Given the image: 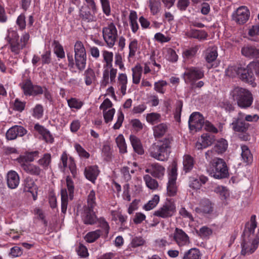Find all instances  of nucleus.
I'll return each mask as SVG.
<instances>
[{
  "label": "nucleus",
  "mask_w": 259,
  "mask_h": 259,
  "mask_svg": "<svg viewBox=\"0 0 259 259\" xmlns=\"http://www.w3.org/2000/svg\"><path fill=\"white\" fill-rule=\"evenodd\" d=\"M204 76V71L202 68L199 67L188 68L183 74V78L186 83L193 84Z\"/></svg>",
  "instance_id": "nucleus-10"
},
{
  "label": "nucleus",
  "mask_w": 259,
  "mask_h": 259,
  "mask_svg": "<svg viewBox=\"0 0 259 259\" xmlns=\"http://www.w3.org/2000/svg\"><path fill=\"white\" fill-rule=\"evenodd\" d=\"M95 13H92L90 11H81L80 16L82 20L87 22L96 21Z\"/></svg>",
  "instance_id": "nucleus-54"
},
{
  "label": "nucleus",
  "mask_w": 259,
  "mask_h": 259,
  "mask_svg": "<svg viewBox=\"0 0 259 259\" xmlns=\"http://www.w3.org/2000/svg\"><path fill=\"white\" fill-rule=\"evenodd\" d=\"M175 212L176 206L175 204L167 200V201L161 207L154 211L153 215L163 219H167L171 218Z\"/></svg>",
  "instance_id": "nucleus-13"
},
{
  "label": "nucleus",
  "mask_w": 259,
  "mask_h": 259,
  "mask_svg": "<svg viewBox=\"0 0 259 259\" xmlns=\"http://www.w3.org/2000/svg\"><path fill=\"white\" fill-rule=\"evenodd\" d=\"M68 67L70 68L76 67L80 71L84 70L86 66L87 55L74 56V58L70 53L67 54Z\"/></svg>",
  "instance_id": "nucleus-15"
},
{
  "label": "nucleus",
  "mask_w": 259,
  "mask_h": 259,
  "mask_svg": "<svg viewBox=\"0 0 259 259\" xmlns=\"http://www.w3.org/2000/svg\"><path fill=\"white\" fill-rule=\"evenodd\" d=\"M207 171L209 175L216 179L227 178L229 176V167L223 159L214 158L209 163Z\"/></svg>",
  "instance_id": "nucleus-3"
},
{
  "label": "nucleus",
  "mask_w": 259,
  "mask_h": 259,
  "mask_svg": "<svg viewBox=\"0 0 259 259\" xmlns=\"http://www.w3.org/2000/svg\"><path fill=\"white\" fill-rule=\"evenodd\" d=\"M96 198L95 191L93 190H91L87 198V205H85L83 206H88L90 208H95L97 205L96 203Z\"/></svg>",
  "instance_id": "nucleus-52"
},
{
  "label": "nucleus",
  "mask_w": 259,
  "mask_h": 259,
  "mask_svg": "<svg viewBox=\"0 0 259 259\" xmlns=\"http://www.w3.org/2000/svg\"><path fill=\"white\" fill-rule=\"evenodd\" d=\"M241 53L250 59H259V49L253 46H244L241 49Z\"/></svg>",
  "instance_id": "nucleus-27"
},
{
  "label": "nucleus",
  "mask_w": 259,
  "mask_h": 259,
  "mask_svg": "<svg viewBox=\"0 0 259 259\" xmlns=\"http://www.w3.org/2000/svg\"><path fill=\"white\" fill-rule=\"evenodd\" d=\"M227 147V141L225 139H221L216 144L214 147V150L218 153H222L226 150Z\"/></svg>",
  "instance_id": "nucleus-57"
},
{
  "label": "nucleus",
  "mask_w": 259,
  "mask_h": 259,
  "mask_svg": "<svg viewBox=\"0 0 259 259\" xmlns=\"http://www.w3.org/2000/svg\"><path fill=\"white\" fill-rule=\"evenodd\" d=\"M256 217L252 215L249 222L246 223L242 235V241L241 243V254L242 255H249L253 253L258 248L259 245V236L254 235L257 223Z\"/></svg>",
  "instance_id": "nucleus-1"
},
{
  "label": "nucleus",
  "mask_w": 259,
  "mask_h": 259,
  "mask_svg": "<svg viewBox=\"0 0 259 259\" xmlns=\"http://www.w3.org/2000/svg\"><path fill=\"white\" fill-rule=\"evenodd\" d=\"M94 208H90L88 206H83L82 212L81 214V219L83 223L85 225H93L97 223L98 218Z\"/></svg>",
  "instance_id": "nucleus-17"
},
{
  "label": "nucleus",
  "mask_w": 259,
  "mask_h": 259,
  "mask_svg": "<svg viewBox=\"0 0 259 259\" xmlns=\"http://www.w3.org/2000/svg\"><path fill=\"white\" fill-rule=\"evenodd\" d=\"M145 171L150 174L155 178L162 180L165 174V168L161 164L155 163L152 164Z\"/></svg>",
  "instance_id": "nucleus-21"
},
{
  "label": "nucleus",
  "mask_w": 259,
  "mask_h": 259,
  "mask_svg": "<svg viewBox=\"0 0 259 259\" xmlns=\"http://www.w3.org/2000/svg\"><path fill=\"white\" fill-rule=\"evenodd\" d=\"M170 140L169 138L165 139L160 145L153 144L149 149L150 156L159 161L167 160L170 152Z\"/></svg>",
  "instance_id": "nucleus-5"
},
{
  "label": "nucleus",
  "mask_w": 259,
  "mask_h": 259,
  "mask_svg": "<svg viewBox=\"0 0 259 259\" xmlns=\"http://www.w3.org/2000/svg\"><path fill=\"white\" fill-rule=\"evenodd\" d=\"M195 161L192 156L189 154H185L183 156V170L185 173H189L192 171L195 166Z\"/></svg>",
  "instance_id": "nucleus-28"
},
{
  "label": "nucleus",
  "mask_w": 259,
  "mask_h": 259,
  "mask_svg": "<svg viewBox=\"0 0 259 259\" xmlns=\"http://www.w3.org/2000/svg\"><path fill=\"white\" fill-rule=\"evenodd\" d=\"M52 156L50 153H45L37 161L38 164L46 170L51 166Z\"/></svg>",
  "instance_id": "nucleus-34"
},
{
  "label": "nucleus",
  "mask_w": 259,
  "mask_h": 259,
  "mask_svg": "<svg viewBox=\"0 0 259 259\" xmlns=\"http://www.w3.org/2000/svg\"><path fill=\"white\" fill-rule=\"evenodd\" d=\"M241 155L243 162L247 164L251 163L253 160V156L248 146L245 145H241Z\"/></svg>",
  "instance_id": "nucleus-32"
},
{
  "label": "nucleus",
  "mask_w": 259,
  "mask_h": 259,
  "mask_svg": "<svg viewBox=\"0 0 259 259\" xmlns=\"http://www.w3.org/2000/svg\"><path fill=\"white\" fill-rule=\"evenodd\" d=\"M52 46L54 47V52L57 57L59 59H63L65 57V54L63 46L56 40L53 42Z\"/></svg>",
  "instance_id": "nucleus-38"
},
{
  "label": "nucleus",
  "mask_w": 259,
  "mask_h": 259,
  "mask_svg": "<svg viewBox=\"0 0 259 259\" xmlns=\"http://www.w3.org/2000/svg\"><path fill=\"white\" fill-rule=\"evenodd\" d=\"M159 200V196L158 195H154L152 199L144 205L143 208L146 211L150 210L157 206Z\"/></svg>",
  "instance_id": "nucleus-46"
},
{
  "label": "nucleus",
  "mask_w": 259,
  "mask_h": 259,
  "mask_svg": "<svg viewBox=\"0 0 259 259\" xmlns=\"http://www.w3.org/2000/svg\"><path fill=\"white\" fill-rule=\"evenodd\" d=\"M250 63L245 67H238V77L243 82L253 85L255 78Z\"/></svg>",
  "instance_id": "nucleus-11"
},
{
  "label": "nucleus",
  "mask_w": 259,
  "mask_h": 259,
  "mask_svg": "<svg viewBox=\"0 0 259 259\" xmlns=\"http://www.w3.org/2000/svg\"><path fill=\"white\" fill-rule=\"evenodd\" d=\"M183 259H201V254L198 249L192 248L186 251Z\"/></svg>",
  "instance_id": "nucleus-39"
},
{
  "label": "nucleus",
  "mask_w": 259,
  "mask_h": 259,
  "mask_svg": "<svg viewBox=\"0 0 259 259\" xmlns=\"http://www.w3.org/2000/svg\"><path fill=\"white\" fill-rule=\"evenodd\" d=\"M201 139L203 143H204V147H207L211 145L214 141V137L213 136L210 135L208 134H204L201 136Z\"/></svg>",
  "instance_id": "nucleus-63"
},
{
  "label": "nucleus",
  "mask_w": 259,
  "mask_h": 259,
  "mask_svg": "<svg viewBox=\"0 0 259 259\" xmlns=\"http://www.w3.org/2000/svg\"><path fill=\"white\" fill-rule=\"evenodd\" d=\"M7 184L8 187L11 189H16L20 183V178L18 173L14 170H10L7 175Z\"/></svg>",
  "instance_id": "nucleus-23"
},
{
  "label": "nucleus",
  "mask_w": 259,
  "mask_h": 259,
  "mask_svg": "<svg viewBox=\"0 0 259 259\" xmlns=\"http://www.w3.org/2000/svg\"><path fill=\"white\" fill-rule=\"evenodd\" d=\"M161 118V115L156 112L148 113L146 115L147 121L152 125L160 122Z\"/></svg>",
  "instance_id": "nucleus-48"
},
{
  "label": "nucleus",
  "mask_w": 259,
  "mask_h": 259,
  "mask_svg": "<svg viewBox=\"0 0 259 259\" xmlns=\"http://www.w3.org/2000/svg\"><path fill=\"white\" fill-rule=\"evenodd\" d=\"M137 19V12L135 11H131L129 15V21L132 31L134 33H136L139 28Z\"/></svg>",
  "instance_id": "nucleus-35"
},
{
  "label": "nucleus",
  "mask_w": 259,
  "mask_h": 259,
  "mask_svg": "<svg viewBox=\"0 0 259 259\" xmlns=\"http://www.w3.org/2000/svg\"><path fill=\"white\" fill-rule=\"evenodd\" d=\"M60 160L59 166L61 171H64L66 168L68 167L72 177L75 178L77 175V169L73 158L72 157L68 158L66 152H64L61 156Z\"/></svg>",
  "instance_id": "nucleus-12"
},
{
  "label": "nucleus",
  "mask_w": 259,
  "mask_h": 259,
  "mask_svg": "<svg viewBox=\"0 0 259 259\" xmlns=\"http://www.w3.org/2000/svg\"><path fill=\"white\" fill-rule=\"evenodd\" d=\"M103 37L108 47L111 48L114 45L117 39V30L113 23H109L104 27L102 30Z\"/></svg>",
  "instance_id": "nucleus-8"
},
{
  "label": "nucleus",
  "mask_w": 259,
  "mask_h": 259,
  "mask_svg": "<svg viewBox=\"0 0 259 259\" xmlns=\"http://www.w3.org/2000/svg\"><path fill=\"white\" fill-rule=\"evenodd\" d=\"M20 166L25 172L34 176H40L43 172L39 166L32 163L23 164Z\"/></svg>",
  "instance_id": "nucleus-25"
},
{
  "label": "nucleus",
  "mask_w": 259,
  "mask_h": 259,
  "mask_svg": "<svg viewBox=\"0 0 259 259\" xmlns=\"http://www.w3.org/2000/svg\"><path fill=\"white\" fill-rule=\"evenodd\" d=\"M104 60L106 63V66L109 67H112L113 54L112 52L104 51L103 53Z\"/></svg>",
  "instance_id": "nucleus-61"
},
{
  "label": "nucleus",
  "mask_w": 259,
  "mask_h": 259,
  "mask_svg": "<svg viewBox=\"0 0 259 259\" xmlns=\"http://www.w3.org/2000/svg\"><path fill=\"white\" fill-rule=\"evenodd\" d=\"M44 107L42 105L37 104L33 108L32 116L36 119L41 118L44 115Z\"/></svg>",
  "instance_id": "nucleus-51"
},
{
  "label": "nucleus",
  "mask_w": 259,
  "mask_h": 259,
  "mask_svg": "<svg viewBox=\"0 0 259 259\" xmlns=\"http://www.w3.org/2000/svg\"><path fill=\"white\" fill-rule=\"evenodd\" d=\"M250 12L245 6H241L238 8L236 11L234 19L239 24H244L248 20Z\"/></svg>",
  "instance_id": "nucleus-19"
},
{
  "label": "nucleus",
  "mask_w": 259,
  "mask_h": 259,
  "mask_svg": "<svg viewBox=\"0 0 259 259\" xmlns=\"http://www.w3.org/2000/svg\"><path fill=\"white\" fill-rule=\"evenodd\" d=\"M115 142L119 148V152L124 154L127 152V146L125 139L122 134L119 135L115 139Z\"/></svg>",
  "instance_id": "nucleus-41"
},
{
  "label": "nucleus",
  "mask_w": 259,
  "mask_h": 259,
  "mask_svg": "<svg viewBox=\"0 0 259 259\" xmlns=\"http://www.w3.org/2000/svg\"><path fill=\"white\" fill-rule=\"evenodd\" d=\"M118 83L122 96L126 94V85L127 83V76L124 73H119L118 77Z\"/></svg>",
  "instance_id": "nucleus-37"
},
{
  "label": "nucleus",
  "mask_w": 259,
  "mask_h": 259,
  "mask_svg": "<svg viewBox=\"0 0 259 259\" xmlns=\"http://www.w3.org/2000/svg\"><path fill=\"white\" fill-rule=\"evenodd\" d=\"M101 5L103 12L107 16H109L111 14V8L110 2L109 0H100Z\"/></svg>",
  "instance_id": "nucleus-62"
},
{
  "label": "nucleus",
  "mask_w": 259,
  "mask_h": 259,
  "mask_svg": "<svg viewBox=\"0 0 259 259\" xmlns=\"http://www.w3.org/2000/svg\"><path fill=\"white\" fill-rule=\"evenodd\" d=\"M143 68L140 65H136L134 68H132L133 72V82L134 84H138L140 83Z\"/></svg>",
  "instance_id": "nucleus-40"
},
{
  "label": "nucleus",
  "mask_w": 259,
  "mask_h": 259,
  "mask_svg": "<svg viewBox=\"0 0 259 259\" xmlns=\"http://www.w3.org/2000/svg\"><path fill=\"white\" fill-rule=\"evenodd\" d=\"M34 130L42 137L43 139L48 143L52 144L54 142V138L50 132L44 126L36 123L34 126Z\"/></svg>",
  "instance_id": "nucleus-22"
},
{
  "label": "nucleus",
  "mask_w": 259,
  "mask_h": 259,
  "mask_svg": "<svg viewBox=\"0 0 259 259\" xmlns=\"http://www.w3.org/2000/svg\"><path fill=\"white\" fill-rule=\"evenodd\" d=\"M97 223L99 224V226L102 229V233H103L104 234L105 237H107L110 230L108 223L104 217L98 218Z\"/></svg>",
  "instance_id": "nucleus-44"
},
{
  "label": "nucleus",
  "mask_w": 259,
  "mask_h": 259,
  "mask_svg": "<svg viewBox=\"0 0 259 259\" xmlns=\"http://www.w3.org/2000/svg\"><path fill=\"white\" fill-rule=\"evenodd\" d=\"M66 189H62L61 192V212L65 214L67 211L68 196L70 199L72 200L74 196V182L70 176H68L66 178Z\"/></svg>",
  "instance_id": "nucleus-6"
},
{
  "label": "nucleus",
  "mask_w": 259,
  "mask_h": 259,
  "mask_svg": "<svg viewBox=\"0 0 259 259\" xmlns=\"http://www.w3.org/2000/svg\"><path fill=\"white\" fill-rule=\"evenodd\" d=\"M186 35L189 37L198 39H204L207 37V33L203 30L190 29L186 32Z\"/></svg>",
  "instance_id": "nucleus-31"
},
{
  "label": "nucleus",
  "mask_w": 259,
  "mask_h": 259,
  "mask_svg": "<svg viewBox=\"0 0 259 259\" xmlns=\"http://www.w3.org/2000/svg\"><path fill=\"white\" fill-rule=\"evenodd\" d=\"M39 152L38 151H26L23 155H21L17 158V161L20 165L31 163L36 158L38 157Z\"/></svg>",
  "instance_id": "nucleus-20"
},
{
  "label": "nucleus",
  "mask_w": 259,
  "mask_h": 259,
  "mask_svg": "<svg viewBox=\"0 0 259 259\" xmlns=\"http://www.w3.org/2000/svg\"><path fill=\"white\" fill-rule=\"evenodd\" d=\"M84 80L87 85H91L96 80L95 73L91 68H88L84 72Z\"/></svg>",
  "instance_id": "nucleus-36"
},
{
  "label": "nucleus",
  "mask_w": 259,
  "mask_h": 259,
  "mask_svg": "<svg viewBox=\"0 0 259 259\" xmlns=\"http://www.w3.org/2000/svg\"><path fill=\"white\" fill-rule=\"evenodd\" d=\"M149 7L153 15L157 14L159 11V1L158 0H149Z\"/></svg>",
  "instance_id": "nucleus-60"
},
{
  "label": "nucleus",
  "mask_w": 259,
  "mask_h": 259,
  "mask_svg": "<svg viewBox=\"0 0 259 259\" xmlns=\"http://www.w3.org/2000/svg\"><path fill=\"white\" fill-rule=\"evenodd\" d=\"M102 235V230L100 229L90 232L85 237V240L89 243H92L97 240Z\"/></svg>",
  "instance_id": "nucleus-43"
},
{
  "label": "nucleus",
  "mask_w": 259,
  "mask_h": 259,
  "mask_svg": "<svg viewBox=\"0 0 259 259\" xmlns=\"http://www.w3.org/2000/svg\"><path fill=\"white\" fill-rule=\"evenodd\" d=\"M68 106L71 109H75L79 110L81 108L83 105V102L79 99L75 98H71L70 99H67Z\"/></svg>",
  "instance_id": "nucleus-47"
},
{
  "label": "nucleus",
  "mask_w": 259,
  "mask_h": 259,
  "mask_svg": "<svg viewBox=\"0 0 259 259\" xmlns=\"http://www.w3.org/2000/svg\"><path fill=\"white\" fill-rule=\"evenodd\" d=\"M166 59L172 63L176 62L178 59V55L174 49L169 48L167 51Z\"/></svg>",
  "instance_id": "nucleus-64"
},
{
  "label": "nucleus",
  "mask_w": 259,
  "mask_h": 259,
  "mask_svg": "<svg viewBox=\"0 0 259 259\" xmlns=\"http://www.w3.org/2000/svg\"><path fill=\"white\" fill-rule=\"evenodd\" d=\"M27 130L23 126L15 125L10 128L7 132L6 137L9 140H13L17 137H22L27 133Z\"/></svg>",
  "instance_id": "nucleus-18"
},
{
  "label": "nucleus",
  "mask_w": 259,
  "mask_h": 259,
  "mask_svg": "<svg viewBox=\"0 0 259 259\" xmlns=\"http://www.w3.org/2000/svg\"><path fill=\"white\" fill-rule=\"evenodd\" d=\"M41 63L42 65L49 64L52 61L51 52L50 50H46L41 55Z\"/></svg>",
  "instance_id": "nucleus-59"
},
{
  "label": "nucleus",
  "mask_w": 259,
  "mask_h": 259,
  "mask_svg": "<svg viewBox=\"0 0 259 259\" xmlns=\"http://www.w3.org/2000/svg\"><path fill=\"white\" fill-rule=\"evenodd\" d=\"M74 56H81L87 55L86 51L83 43L80 41L77 40L75 43L74 46Z\"/></svg>",
  "instance_id": "nucleus-49"
},
{
  "label": "nucleus",
  "mask_w": 259,
  "mask_h": 259,
  "mask_svg": "<svg viewBox=\"0 0 259 259\" xmlns=\"http://www.w3.org/2000/svg\"><path fill=\"white\" fill-rule=\"evenodd\" d=\"M204 119L199 112H193L189 117L188 124L190 130L196 132L201 130L204 123Z\"/></svg>",
  "instance_id": "nucleus-16"
},
{
  "label": "nucleus",
  "mask_w": 259,
  "mask_h": 259,
  "mask_svg": "<svg viewBox=\"0 0 259 259\" xmlns=\"http://www.w3.org/2000/svg\"><path fill=\"white\" fill-rule=\"evenodd\" d=\"M19 86L23 91V94L26 96H37L42 95L44 92L41 86L33 84L30 79L24 80L19 84Z\"/></svg>",
  "instance_id": "nucleus-9"
},
{
  "label": "nucleus",
  "mask_w": 259,
  "mask_h": 259,
  "mask_svg": "<svg viewBox=\"0 0 259 259\" xmlns=\"http://www.w3.org/2000/svg\"><path fill=\"white\" fill-rule=\"evenodd\" d=\"M168 181L167 184V194L170 196H174L177 194V187L176 181L178 176V165L176 161H174L168 169Z\"/></svg>",
  "instance_id": "nucleus-7"
},
{
  "label": "nucleus",
  "mask_w": 259,
  "mask_h": 259,
  "mask_svg": "<svg viewBox=\"0 0 259 259\" xmlns=\"http://www.w3.org/2000/svg\"><path fill=\"white\" fill-rule=\"evenodd\" d=\"M232 130L235 133H238V137L242 141H247L249 140L250 135L248 131L250 124L244 120V113L240 111L237 115L232 118L230 123Z\"/></svg>",
  "instance_id": "nucleus-4"
},
{
  "label": "nucleus",
  "mask_w": 259,
  "mask_h": 259,
  "mask_svg": "<svg viewBox=\"0 0 259 259\" xmlns=\"http://www.w3.org/2000/svg\"><path fill=\"white\" fill-rule=\"evenodd\" d=\"M100 173V170L97 165H90L84 169V174L85 178L92 183H95Z\"/></svg>",
  "instance_id": "nucleus-24"
},
{
  "label": "nucleus",
  "mask_w": 259,
  "mask_h": 259,
  "mask_svg": "<svg viewBox=\"0 0 259 259\" xmlns=\"http://www.w3.org/2000/svg\"><path fill=\"white\" fill-rule=\"evenodd\" d=\"M167 85V83L165 80H160L155 82L154 84V89L157 92L163 94L165 92L164 88Z\"/></svg>",
  "instance_id": "nucleus-55"
},
{
  "label": "nucleus",
  "mask_w": 259,
  "mask_h": 259,
  "mask_svg": "<svg viewBox=\"0 0 259 259\" xmlns=\"http://www.w3.org/2000/svg\"><path fill=\"white\" fill-rule=\"evenodd\" d=\"M218 52L215 48H209L205 53V60L206 61L210 63L215 60L218 57Z\"/></svg>",
  "instance_id": "nucleus-45"
},
{
  "label": "nucleus",
  "mask_w": 259,
  "mask_h": 259,
  "mask_svg": "<svg viewBox=\"0 0 259 259\" xmlns=\"http://www.w3.org/2000/svg\"><path fill=\"white\" fill-rule=\"evenodd\" d=\"M130 140L134 151L139 155H143L144 150L140 139L136 136L132 135L130 137Z\"/></svg>",
  "instance_id": "nucleus-29"
},
{
  "label": "nucleus",
  "mask_w": 259,
  "mask_h": 259,
  "mask_svg": "<svg viewBox=\"0 0 259 259\" xmlns=\"http://www.w3.org/2000/svg\"><path fill=\"white\" fill-rule=\"evenodd\" d=\"M138 41L136 39H133L131 41L128 46L129 53L128 58L134 57L138 50Z\"/></svg>",
  "instance_id": "nucleus-56"
},
{
  "label": "nucleus",
  "mask_w": 259,
  "mask_h": 259,
  "mask_svg": "<svg viewBox=\"0 0 259 259\" xmlns=\"http://www.w3.org/2000/svg\"><path fill=\"white\" fill-rule=\"evenodd\" d=\"M231 95L233 100L236 102L238 106L241 109H247L252 105L253 95L247 89L236 87L232 91Z\"/></svg>",
  "instance_id": "nucleus-2"
},
{
  "label": "nucleus",
  "mask_w": 259,
  "mask_h": 259,
  "mask_svg": "<svg viewBox=\"0 0 259 259\" xmlns=\"http://www.w3.org/2000/svg\"><path fill=\"white\" fill-rule=\"evenodd\" d=\"M35 186L34 182L29 177H27L24 182V190L33 193L34 187Z\"/></svg>",
  "instance_id": "nucleus-53"
},
{
  "label": "nucleus",
  "mask_w": 259,
  "mask_h": 259,
  "mask_svg": "<svg viewBox=\"0 0 259 259\" xmlns=\"http://www.w3.org/2000/svg\"><path fill=\"white\" fill-rule=\"evenodd\" d=\"M168 130V125L166 123H161L153 127V134L156 138L162 137Z\"/></svg>",
  "instance_id": "nucleus-33"
},
{
  "label": "nucleus",
  "mask_w": 259,
  "mask_h": 259,
  "mask_svg": "<svg viewBox=\"0 0 259 259\" xmlns=\"http://www.w3.org/2000/svg\"><path fill=\"white\" fill-rule=\"evenodd\" d=\"M199 48L198 46H195L184 50L182 53L183 59L185 62H189L192 61L195 57Z\"/></svg>",
  "instance_id": "nucleus-30"
},
{
  "label": "nucleus",
  "mask_w": 259,
  "mask_h": 259,
  "mask_svg": "<svg viewBox=\"0 0 259 259\" xmlns=\"http://www.w3.org/2000/svg\"><path fill=\"white\" fill-rule=\"evenodd\" d=\"M10 50L15 55H18L20 53V51L24 49L25 47L24 44L22 45L19 40L17 41H13L10 43Z\"/></svg>",
  "instance_id": "nucleus-50"
},
{
  "label": "nucleus",
  "mask_w": 259,
  "mask_h": 259,
  "mask_svg": "<svg viewBox=\"0 0 259 259\" xmlns=\"http://www.w3.org/2000/svg\"><path fill=\"white\" fill-rule=\"evenodd\" d=\"M173 240L180 248L188 247L191 243L188 235L181 229L176 228L172 234Z\"/></svg>",
  "instance_id": "nucleus-14"
},
{
  "label": "nucleus",
  "mask_w": 259,
  "mask_h": 259,
  "mask_svg": "<svg viewBox=\"0 0 259 259\" xmlns=\"http://www.w3.org/2000/svg\"><path fill=\"white\" fill-rule=\"evenodd\" d=\"M74 148L78 154L81 158L88 159L90 157V154L80 144H75Z\"/></svg>",
  "instance_id": "nucleus-58"
},
{
  "label": "nucleus",
  "mask_w": 259,
  "mask_h": 259,
  "mask_svg": "<svg viewBox=\"0 0 259 259\" xmlns=\"http://www.w3.org/2000/svg\"><path fill=\"white\" fill-rule=\"evenodd\" d=\"M146 186L151 190H156L158 187L157 181L153 179L150 175H146L143 177Z\"/></svg>",
  "instance_id": "nucleus-42"
},
{
  "label": "nucleus",
  "mask_w": 259,
  "mask_h": 259,
  "mask_svg": "<svg viewBox=\"0 0 259 259\" xmlns=\"http://www.w3.org/2000/svg\"><path fill=\"white\" fill-rule=\"evenodd\" d=\"M213 209L212 203L208 199H203L200 201L199 206L195 208V211L197 213H210Z\"/></svg>",
  "instance_id": "nucleus-26"
}]
</instances>
